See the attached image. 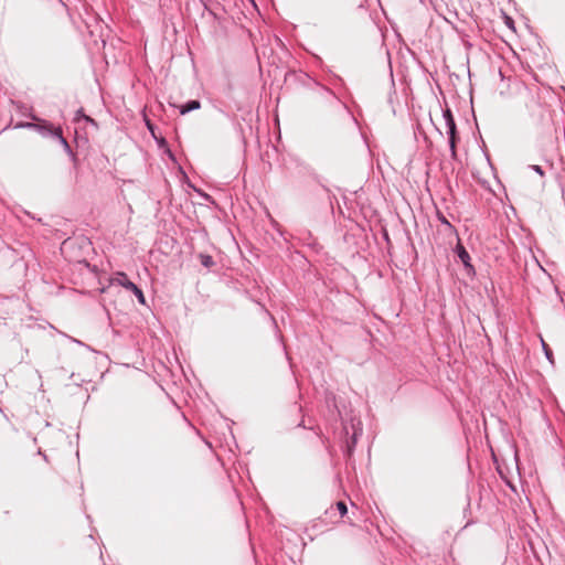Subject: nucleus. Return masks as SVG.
I'll return each mask as SVG.
<instances>
[{
	"instance_id": "nucleus-1",
	"label": "nucleus",
	"mask_w": 565,
	"mask_h": 565,
	"mask_svg": "<svg viewBox=\"0 0 565 565\" xmlns=\"http://www.w3.org/2000/svg\"><path fill=\"white\" fill-rule=\"evenodd\" d=\"M341 434L343 435V452L350 458L354 452L358 438L362 435L361 420L354 417H351L350 420H343Z\"/></svg>"
},
{
	"instance_id": "nucleus-2",
	"label": "nucleus",
	"mask_w": 565,
	"mask_h": 565,
	"mask_svg": "<svg viewBox=\"0 0 565 565\" xmlns=\"http://www.w3.org/2000/svg\"><path fill=\"white\" fill-rule=\"evenodd\" d=\"M111 284L121 286L125 289L131 291L137 297L140 305H146V298L142 290L135 282H132L125 273H116L111 278Z\"/></svg>"
},
{
	"instance_id": "nucleus-3",
	"label": "nucleus",
	"mask_w": 565,
	"mask_h": 565,
	"mask_svg": "<svg viewBox=\"0 0 565 565\" xmlns=\"http://www.w3.org/2000/svg\"><path fill=\"white\" fill-rule=\"evenodd\" d=\"M46 136H52L53 138L57 139L58 142L63 146L64 150L71 156L73 160H75V153L72 151L67 140L63 137L61 128H54L50 126Z\"/></svg>"
},
{
	"instance_id": "nucleus-4",
	"label": "nucleus",
	"mask_w": 565,
	"mask_h": 565,
	"mask_svg": "<svg viewBox=\"0 0 565 565\" xmlns=\"http://www.w3.org/2000/svg\"><path fill=\"white\" fill-rule=\"evenodd\" d=\"M456 253H457L458 258L460 259V262L463 264L467 273L468 274H475V268H473V266L470 263L471 258H470V255L467 252V249L461 244H458L456 246Z\"/></svg>"
},
{
	"instance_id": "nucleus-5",
	"label": "nucleus",
	"mask_w": 565,
	"mask_h": 565,
	"mask_svg": "<svg viewBox=\"0 0 565 565\" xmlns=\"http://www.w3.org/2000/svg\"><path fill=\"white\" fill-rule=\"evenodd\" d=\"M446 134L448 135L450 156L454 160H457V141H458L457 126L454 125V126L447 127Z\"/></svg>"
},
{
	"instance_id": "nucleus-6",
	"label": "nucleus",
	"mask_w": 565,
	"mask_h": 565,
	"mask_svg": "<svg viewBox=\"0 0 565 565\" xmlns=\"http://www.w3.org/2000/svg\"><path fill=\"white\" fill-rule=\"evenodd\" d=\"M316 86L319 88V92L321 96L330 102V103H337L339 105H342L344 108H347L345 104H343L340 98L328 87L320 85L319 83L315 82Z\"/></svg>"
},
{
	"instance_id": "nucleus-7",
	"label": "nucleus",
	"mask_w": 565,
	"mask_h": 565,
	"mask_svg": "<svg viewBox=\"0 0 565 565\" xmlns=\"http://www.w3.org/2000/svg\"><path fill=\"white\" fill-rule=\"evenodd\" d=\"M14 128L15 129H20V128H29V129H34V130H38L39 132H41L42 135L46 136L47 135V129L50 127H46V126H43V125H39V124H33V122H18L14 125Z\"/></svg>"
},
{
	"instance_id": "nucleus-8",
	"label": "nucleus",
	"mask_w": 565,
	"mask_h": 565,
	"mask_svg": "<svg viewBox=\"0 0 565 565\" xmlns=\"http://www.w3.org/2000/svg\"><path fill=\"white\" fill-rule=\"evenodd\" d=\"M14 128L15 129H20V128H29V129H34V130H38L39 132H41L42 135L46 136L47 135V129L50 127H46V126H43V125H39V124H33V122H18L14 125Z\"/></svg>"
},
{
	"instance_id": "nucleus-9",
	"label": "nucleus",
	"mask_w": 565,
	"mask_h": 565,
	"mask_svg": "<svg viewBox=\"0 0 565 565\" xmlns=\"http://www.w3.org/2000/svg\"><path fill=\"white\" fill-rule=\"evenodd\" d=\"M201 107V103L198 99H192L186 102L184 105L180 107V114L185 115L192 110H196Z\"/></svg>"
},
{
	"instance_id": "nucleus-10",
	"label": "nucleus",
	"mask_w": 565,
	"mask_h": 565,
	"mask_svg": "<svg viewBox=\"0 0 565 565\" xmlns=\"http://www.w3.org/2000/svg\"><path fill=\"white\" fill-rule=\"evenodd\" d=\"M443 117L446 124V128L456 125L452 113L449 108L443 110Z\"/></svg>"
},
{
	"instance_id": "nucleus-11",
	"label": "nucleus",
	"mask_w": 565,
	"mask_h": 565,
	"mask_svg": "<svg viewBox=\"0 0 565 565\" xmlns=\"http://www.w3.org/2000/svg\"><path fill=\"white\" fill-rule=\"evenodd\" d=\"M200 260H201V264L206 267V268H210L214 265V260H213V257L207 255V254H200Z\"/></svg>"
},
{
	"instance_id": "nucleus-12",
	"label": "nucleus",
	"mask_w": 565,
	"mask_h": 565,
	"mask_svg": "<svg viewBox=\"0 0 565 565\" xmlns=\"http://www.w3.org/2000/svg\"><path fill=\"white\" fill-rule=\"evenodd\" d=\"M437 218L443 225H446L449 230H454V226L450 224V222L443 213L437 212Z\"/></svg>"
},
{
	"instance_id": "nucleus-13",
	"label": "nucleus",
	"mask_w": 565,
	"mask_h": 565,
	"mask_svg": "<svg viewBox=\"0 0 565 565\" xmlns=\"http://www.w3.org/2000/svg\"><path fill=\"white\" fill-rule=\"evenodd\" d=\"M79 118H83L85 119L86 121L88 122H92V124H95L94 119H92L90 117L86 116L84 114V110L81 108L76 111V115H75V120H78Z\"/></svg>"
},
{
	"instance_id": "nucleus-14",
	"label": "nucleus",
	"mask_w": 565,
	"mask_h": 565,
	"mask_svg": "<svg viewBox=\"0 0 565 565\" xmlns=\"http://www.w3.org/2000/svg\"><path fill=\"white\" fill-rule=\"evenodd\" d=\"M337 509L341 516H344L348 513V507H347L345 502H343V501L337 502Z\"/></svg>"
},
{
	"instance_id": "nucleus-15",
	"label": "nucleus",
	"mask_w": 565,
	"mask_h": 565,
	"mask_svg": "<svg viewBox=\"0 0 565 565\" xmlns=\"http://www.w3.org/2000/svg\"><path fill=\"white\" fill-rule=\"evenodd\" d=\"M542 347H543V350H544V353H545V356L546 359L553 363V353H552V350L547 347V344L542 341Z\"/></svg>"
},
{
	"instance_id": "nucleus-16",
	"label": "nucleus",
	"mask_w": 565,
	"mask_h": 565,
	"mask_svg": "<svg viewBox=\"0 0 565 565\" xmlns=\"http://www.w3.org/2000/svg\"><path fill=\"white\" fill-rule=\"evenodd\" d=\"M530 168H531L534 172H536L537 174H540L541 177H543V175H544V171H543V169H542V167H541V166L532 164V166H530Z\"/></svg>"
},
{
	"instance_id": "nucleus-17",
	"label": "nucleus",
	"mask_w": 565,
	"mask_h": 565,
	"mask_svg": "<svg viewBox=\"0 0 565 565\" xmlns=\"http://www.w3.org/2000/svg\"><path fill=\"white\" fill-rule=\"evenodd\" d=\"M505 24H507L508 28L514 30V22H513L512 18L505 17Z\"/></svg>"
},
{
	"instance_id": "nucleus-18",
	"label": "nucleus",
	"mask_w": 565,
	"mask_h": 565,
	"mask_svg": "<svg viewBox=\"0 0 565 565\" xmlns=\"http://www.w3.org/2000/svg\"><path fill=\"white\" fill-rule=\"evenodd\" d=\"M262 309L270 317L271 321L274 322V324H276V320L274 318V316H271L266 309L264 306H262Z\"/></svg>"
},
{
	"instance_id": "nucleus-19",
	"label": "nucleus",
	"mask_w": 565,
	"mask_h": 565,
	"mask_svg": "<svg viewBox=\"0 0 565 565\" xmlns=\"http://www.w3.org/2000/svg\"><path fill=\"white\" fill-rule=\"evenodd\" d=\"M68 338H70V340H71L72 342H75L76 344L85 345L82 341H79V340H77V339H75V338H72V337H68Z\"/></svg>"
},
{
	"instance_id": "nucleus-20",
	"label": "nucleus",
	"mask_w": 565,
	"mask_h": 565,
	"mask_svg": "<svg viewBox=\"0 0 565 565\" xmlns=\"http://www.w3.org/2000/svg\"><path fill=\"white\" fill-rule=\"evenodd\" d=\"M147 126H148L149 130L152 132V126L149 121H147Z\"/></svg>"
},
{
	"instance_id": "nucleus-21",
	"label": "nucleus",
	"mask_w": 565,
	"mask_h": 565,
	"mask_svg": "<svg viewBox=\"0 0 565 565\" xmlns=\"http://www.w3.org/2000/svg\"><path fill=\"white\" fill-rule=\"evenodd\" d=\"M39 454L41 457H44V459H46V456L43 452H41V450L39 451Z\"/></svg>"
},
{
	"instance_id": "nucleus-22",
	"label": "nucleus",
	"mask_w": 565,
	"mask_h": 565,
	"mask_svg": "<svg viewBox=\"0 0 565 565\" xmlns=\"http://www.w3.org/2000/svg\"><path fill=\"white\" fill-rule=\"evenodd\" d=\"M39 454L41 457H44V459H46V456L43 452H41V450L39 451Z\"/></svg>"
}]
</instances>
